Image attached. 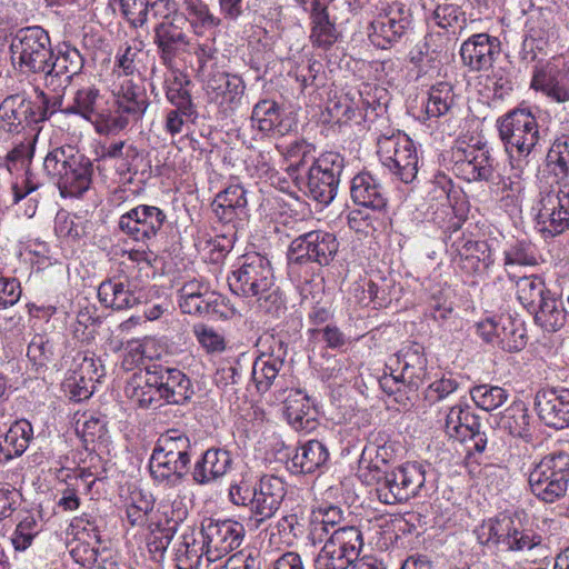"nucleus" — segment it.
Segmentation results:
<instances>
[{"label": "nucleus", "mask_w": 569, "mask_h": 569, "mask_svg": "<svg viewBox=\"0 0 569 569\" xmlns=\"http://www.w3.org/2000/svg\"><path fill=\"white\" fill-rule=\"evenodd\" d=\"M102 96L94 86L82 87L74 92L72 103L62 110L91 122L99 134H114L131 122L141 120L149 107L146 89L132 79L123 80L113 91L110 108L102 106Z\"/></svg>", "instance_id": "nucleus-1"}, {"label": "nucleus", "mask_w": 569, "mask_h": 569, "mask_svg": "<svg viewBox=\"0 0 569 569\" xmlns=\"http://www.w3.org/2000/svg\"><path fill=\"white\" fill-rule=\"evenodd\" d=\"M372 480L376 481V492L380 502L396 505L409 501L420 495L426 482V467L417 461H407L391 470H381L379 463L387 465L392 458L391 446L369 443L362 456L369 455Z\"/></svg>", "instance_id": "nucleus-2"}, {"label": "nucleus", "mask_w": 569, "mask_h": 569, "mask_svg": "<svg viewBox=\"0 0 569 569\" xmlns=\"http://www.w3.org/2000/svg\"><path fill=\"white\" fill-rule=\"evenodd\" d=\"M499 138L510 157L513 176L520 178L529 164V156L540 140L536 117L527 108H516L498 118Z\"/></svg>", "instance_id": "nucleus-3"}, {"label": "nucleus", "mask_w": 569, "mask_h": 569, "mask_svg": "<svg viewBox=\"0 0 569 569\" xmlns=\"http://www.w3.org/2000/svg\"><path fill=\"white\" fill-rule=\"evenodd\" d=\"M43 170L56 181L62 196L79 197L91 186L93 163L72 146H62L48 152Z\"/></svg>", "instance_id": "nucleus-4"}, {"label": "nucleus", "mask_w": 569, "mask_h": 569, "mask_svg": "<svg viewBox=\"0 0 569 569\" xmlns=\"http://www.w3.org/2000/svg\"><path fill=\"white\" fill-rule=\"evenodd\" d=\"M477 540L485 547L502 545L509 551L531 550L542 542V537L523 527L517 512H499L483 520L475 530Z\"/></svg>", "instance_id": "nucleus-5"}, {"label": "nucleus", "mask_w": 569, "mask_h": 569, "mask_svg": "<svg viewBox=\"0 0 569 569\" xmlns=\"http://www.w3.org/2000/svg\"><path fill=\"white\" fill-rule=\"evenodd\" d=\"M38 102L24 94H10L0 103V129L8 133H20L24 128L50 119L61 106L60 97L51 100L42 90Z\"/></svg>", "instance_id": "nucleus-6"}, {"label": "nucleus", "mask_w": 569, "mask_h": 569, "mask_svg": "<svg viewBox=\"0 0 569 569\" xmlns=\"http://www.w3.org/2000/svg\"><path fill=\"white\" fill-rule=\"evenodd\" d=\"M49 32L40 26L18 29L11 37V60L16 68L27 74H44L52 58Z\"/></svg>", "instance_id": "nucleus-7"}, {"label": "nucleus", "mask_w": 569, "mask_h": 569, "mask_svg": "<svg viewBox=\"0 0 569 569\" xmlns=\"http://www.w3.org/2000/svg\"><path fill=\"white\" fill-rule=\"evenodd\" d=\"M345 158L338 152H325L308 169L307 176L295 177L300 191L313 201L328 206L337 196Z\"/></svg>", "instance_id": "nucleus-8"}, {"label": "nucleus", "mask_w": 569, "mask_h": 569, "mask_svg": "<svg viewBox=\"0 0 569 569\" xmlns=\"http://www.w3.org/2000/svg\"><path fill=\"white\" fill-rule=\"evenodd\" d=\"M528 481L531 492L543 502L563 498L569 488V453L546 455L530 471Z\"/></svg>", "instance_id": "nucleus-9"}, {"label": "nucleus", "mask_w": 569, "mask_h": 569, "mask_svg": "<svg viewBox=\"0 0 569 569\" xmlns=\"http://www.w3.org/2000/svg\"><path fill=\"white\" fill-rule=\"evenodd\" d=\"M339 251L337 237L325 230H312L296 237L288 248L291 271L305 264L329 266Z\"/></svg>", "instance_id": "nucleus-10"}, {"label": "nucleus", "mask_w": 569, "mask_h": 569, "mask_svg": "<svg viewBox=\"0 0 569 569\" xmlns=\"http://www.w3.org/2000/svg\"><path fill=\"white\" fill-rule=\"evenodd\" d=\"M274 274L270 260L258 252L242 256L239 267L228 276L230 290L243 298H253L273 286Z\"/></svg>", "instance_id": "nucleus-11"}, {"label": "nucleus", "mask_w": 569, "mask_h": 569, "mask_svg": "<svg viewBox=\"0 0 569 569\" xmlns=\"http://www.w3.org/2000/svg\"><path fill=\"white\" fill-rule=\"evenodd\" d=\"M363 546L361 531L353 526L341 527L330 535L313 561L315 569H347L359 557Z\"/></svg>", "instance_id": "nucleus-12"}, {"label": "nucleus", "mask_w": 569, "mask_h": 569, "mask_svg": "<svg viewBox=\"0 0 569 569\" xmlns=\"http://www.w3.org/2000/svg\"><path fill=\"white\" fill-rule=\"evenodd\" d=\"M381 163L405 183L412 182L418 173V154L413 142L401 133L381 136L377 142Z\"/></svg>", "instance_id": "nucleus-13"}, {"label": "nucleus", "mask_w": 569, "mask_h": 569, "mask_svg": "<svg viewBox=\"0 0 569 569\" xmlns=\"http://www.w3.org/2000/svg\"><path fill=\"white\" fill-rule=\"evenodd\" d=\"M200 535L203 539L204 557L213 562L241 546L244 527L231 519L206 518L201 522Z\"/></svg>", "instance_id": "nucleus-14"}, {"label": "nucleus", "mask_w": 569, "mask_h": 569, "mask_svg": "<svg viewBox=\"0 0 569 569\" xmlns=\"http://www.w3.org/2000/svg\"><path fill=\"white\" fill-rule=\"evenodd\" d=\"M557 189L541 191L537 202V220L552 237L569 229V180H555Z\"/></svg>", "instance_id": "nucleus-15"}, {"label": "nucleus", "mask_w": 569, "mask_h": 569, "mask_svg": "<svg viewBox=\"0 0 569 569\" xmlns=\"http://www.w3.org/2000/svg\"><path fill=\"white\" fill-rule=\"evenodd\" d=\"M477 333L486 342L507 352L520 351L527 345L525 323L510 315H500L478 322Z\"/></svg>", "instance_id": "nucleus-16"}, {"label": "nucleus", "mask_w": 569, "mask_h": 569, "mask_svg": "<svg viewBox=\"0 0 569 569\" xmlns=\"http://www.w3.org/2000/svg\"><path fill=\"white\" fill-rule=\"evenodd\" d=\"M84 66V58L70 42H61L52 49V58L43 74L46 88L60 93L70 84L72 78L79 74Z\"/></svg>", "instance_id": "nucleus-17"}, {"label": "nucleus", "mask_w": 569, "mask_h": 569, "mask_svg": "<svg viewBox=\"0 0 569 569\" xmlns=\"http://www.w3.org/2000/svg\"><path fill=\"white\" fill-rule=\"evenodd\" d=\"M286 493V485L279 477L262 476L258 481L252 511L246 520L249 530H258L271 519L279 510Z\"/></svg>", "instance_id": "nucleus-18"}, {"label": "nucleus", "mask_w": 569, "mask_h": 569, "mask_svg": "<svg viewBox=\"0 0 569 569\" xmlns=\"http://www.w3.org/2000/svg\"><path fill=\"white\" fill-rule=\"evenodd\" d=\"M166 218L160 208L139 204L120 217L118 227L132 240L147 243L161 230Z\"/></svg>", "instance_id": "nucleus-19"}, {"label": "nucleus", "mask_w": 569, "mask_h": 569, "mask_svg": "<svg viewBox=\"0 0 569 569\" xmlns=\"http://www.w3.org/2000/svg\"><path fill=\"white\" fill-rule=\"evenodd\" d=\"M188 18L174 14L170 20L158 23L154 28V43L164 66H171L174 59L188 51L189 37L184 30Z\"/></svg>", "instance_id": "nucleus-20"}, {"label": "nucleus", "mask_w": 569, "mask_h": 569, "mask_svg": "<svg viewBox=\"0 0 569 569\" xmlns=\"http://www.w3.org/2000/svg\"><path fill=\"white\" fill-rule=\"evenodd\" d=\"M500 47L497 37L488 33L472 34L460 47L461 61L472 72L487 71L500 53Z\"/></svg>", "instance_id": "nucleus-21"}, {"label": "nucleus", "mask_w": 569, "mask_h": 569, "mask_svg": "<svg viewBox=\"0 0 569 569\" xmlns=\"http://www.w3.org/2000/svg\"><path fill=\"white\" fill-rule=\"evenodd\" d=\"M535 408L540 420L560 430L569 427V389H541L536 393Z\"/></svg>", "instance_id": "nucleus-22"}, {"label": "nucleus", "mask_w": 569, "mask_h": 569, "mask_svg": "<svg viewBox=\"0 0 569 569\" xmlns=\"http://www.w3.org/2000/svg\"><path fill=\"white\" fill-rule=\"evenodd\" d=\"M124 391L141 409L160 406L162 400L159 386L158 363H151L136 371L127 381Z\"/></svg>", "instance_id": "nucleus-23"}, {"label": "nucleus", "mask_w": 569, "mask_h": 569, "mask_svg": "<svg viewBox=\"0 0 569 569\" xmlns=\"http://www.w3.org/2000/svg\"><path fill=\"white\" fill-rule=\"evenodd\" d=\"M161 400L166 405L186 406L194 396L191 379L180 369L158 363Z\"/></svg>", "instance_id": "nucleus-24"}, {"label": "nucleus", "mask_w": 569, "mask_h": 569, "mask_svg": "<svg viewBox=\"0 0 569 569\" xmlns=\"http://www.w3.org/2000/svg\"><path fill=\"white\" fill-rule=\"evenodd\" d=\"M455 261L466 273H480L493 264L489 244L486 241H472L458 238L451 243Z\"/></svg>", "instance_id": "nucleus-25"}, {"label": "nucleus", "mask_w": 569, "mask_h": 569, "mask_svg": "<svg viewBox=\"0 0 569 569\" xmlns=\"http://www.w3.org/2000/svg\"><path fill=\"white\" fill-rule=\"evenodd\" d=\"M455 170L468 182L490 181L493 176V159L485 148L457 150Z\"/></svg>", "instance_id": "nucleus-26"}, {"label": "nucleus", "mask_w": 569, "mask_h": 569, "mask_svg": "<svg viewBox=\"0 0 569 569\" xmlns=\"http://www.w3.org/2000/svg\"><path fill=\"white\" fill-rule=\"evenodd\" d=\"M246 90L243 79L233 73L214 72L207 81V91L212 100L230 110H234L241 104Z\"/></svg>", "instance_id": "nucleus-27"}, {"label": "nucleus", "mask_w": 569, "mask_h": 569, "mask_svg": "<svg viewBox=\"0 0 569 569\" xmlns=\"http://www.w3.org/2000/svg\"><path fill=\"white\" fill-rule=\"evenodd\" d=\"M397 362L401 366L400 377L409 391H417L427 377L428 360L423 348L419 343H411L402 348L397 355Z\"/></svg>", "instance_id": "nucleus-28"}, {"label": "nucleus", "mask_w": 569, "mask_h": 569, "mask_svg": "<svg viewBox=\"0 0 569 569\" xmlns=\"http://www.w3.org/2000/svg\"><path fill=\"white\" fill-rule=\"evenodd\" d=\"M402 14L403 9L398 8L397 12L390 10L385 16H380L372 21L371 42L382 49H387L398 42L410 24L409 17H403Z\"/></svg>", "instance_id": "nucleus-29"}, {"label": "nucleus", "mask_w": 569, "mask_h": 569, "mask_svg": "<svg viewBox=\"0 0 569 569\" xmlns=\"http://www.w3.org/2000/svg\"><path fill=\"white\" fill-rule=\"evenodd\" d=\"M99 301L113 310H127L140 303V297L128 278L104 280L98 288Z\"/></svg>", "instance_id": "nucleus-30"}, {"label": "nucleus", "mask_w": 569, "mask_h": 569, "mask_svg": "<svg viewBox=\"0 0 569 569\" xmlns=\"http://www.w3.org/2000/svg\"><path fill=\"white\" fill-rule=\"evenodd\" d=\"M231 465L232 458L229 451L210 448L194 463L191 471L192 480L200 486L208 485L224 476Z\"/></svg>", "instance_id": "nucleus-31"}, {"label": "nucleus", "mask_w": 569, "mask_h": 569, "mask_svg": "<svg viewBox=\"0 0 569 569\" xmlns=\"http://www.w3.org/2000/svg\"><path fill=\"white\" fill-rule=\"evenodd\" d=\"M350 194L356 204L372 210H381L387 204L382 186L368 171H361L352 178Z\"/></svg>", "instance_id": "nucleus-32"}, {"label": "nucleus", "mask_w": 569, "mask_h": 569, "mask_svg": "<svg viewBox=\"0 0 569 569\" xmlns=\"http://www.w3.org/2000/svg\"><path fill=\"white\" fill-rule=\"evenodd\" d=\"M191 461L158 450H152L149 469L154 480L166 481L171 486L182 482L190 471Z\"/></svg>", "instance_id": "nucleus-33"}, {"label": "nucleus", "mask_w": 569, "mask_h": 569, "mask_svg": "<svg viewBox=\"0 0 569 569\" xmlns=\"http://www.w3.org/2000/svg\"><path fill=\"white\" fill-rule=\"evenodd\" d=\"M33 429L28 420H18L0 437V462L20 457L29 447Z\"/></svg>", "instance_id": "nucleus-34"}, {"label": "nucleus", "mask_w": 569, "mask_h": 569, "mask_svg": "<svg viewBox=\"0 0 569 569\" xmlns=\"http://www.w3.org/2000/svg\"><path fill=\"white\" fill-rule=\"evenodd\" d=\"M316 415L313 402L302 390H291L284 399V416L295 429L313 428Z\"/></svg>", "instance_id": "nucleus-35"}, {"label": "nucleus", "mask_w": 569, "mask_h": 569, "mask_svg": "<svg viewBox=\"0 0 569 569\" xmlns=\"http://www.w3.org/2000/svg\"><path fill=\"white\" fill-rule=\"evenodd\" d=\"M311 34L313 46L323 50L330 49L337 42L339 33L335 23L330 20L327 6L320 0L311 3Z\"/></svg>", "instance_id": "nucleus-36"}, {"label": "nucleus", "mask_w": 569, "mask_h": 569, "mask_svg": "<svg viewBox=\"0 0 569 569\" xmlns=\"http://www.w3.org/2000/svg\"><path fill=\"white\" fill-rule=\"evenodd\" d=\"M139 151L133 144L119 140L103 143L98 151V161L109 163L119 176L131 172L133 161L138 158Z\"/></svg>", "instance_id": "nucleus-37"}, {"label": "nucleus", "mask_w": 569, "mask_h": 569, "mask_svg": "<svg viewBox=\"0 0 569 569\" xmlns=\"http://www.w3.org/2000/svg\"><path fill=\"white\" fill-rule=\"evenodd\" d=\"M284 355L282 343L278 352L272 351L270 355L258 357L252 366V380L259 392H266L270 389L276 378L284 367Z\"/></svg>", "instance_id": "nucleus-38"}, {"label": "nucleus", "mask_w": 569, "mask_h": 569, "mask_svg": "<svg viewBox=\"0 0 569 569\" xmlns=\"http://www.w3.org/2000/svg\"><path fill=\"white\" fill-rule=\"evenodd\" d=\"M529 312L533 315L535 323L548 332H557L566 323L567 311L552 292Z\"/></svg>", "instance_id": "nucleus-39"}, {"label": "nucleus", "mask_w": 569, "mask_h": 569, "mask_svg": "<svg viewBox=\"0 0 569 569\" xmlns=\"http://www.w3.org/2000/svg\"><path fill=\"white\" fill-rule=\"evenodd\" d=\"M508 278L515 282L517 299L529 311L546 299L551 291L547 288L545 280L537 274L517 277L507 270Z\"/></svg>", "instance_id": "nucleus-40"}, {"label": "nucleus", "mask_w": 569, "mask_h": 569, "mask_svg": "<svg viewBox=\"0 0 569 569\" xmlns=\"http://www.w3.org/2000/svg\"><path fill=\"white\" fill-rule=\"evenodd\" d=\"M328 459L327 447L319 440H309L297 449L291 462L297 472L311 473L322 467Z\"/></svg>", "instance_id": "nucleus-41"}, {"label": "nucleus", "mask_w": 569, "mask_h": 569, "mask_svg": "<svg viewBox=\"0 0 569 569\" xmlns=\"http://www.w3.org/2000/svg\"><path fill=\"white\" fill-rule=\"evenodd\" d=\"M546 172L555 180L569 177V133L553 139L545 160Z\"/></svg>", "instance_id": "nucleus-42"}, {"label": "nucleus", "mask_w": 569, "mask_h": 569, "mask_svg": "<svg viewBox=\"0 0 569 569\" xmlns=\"http://www.w3.org/2000/svg\"><path fill=\"white\" fill-rule=\"evenodd\" d=\"M499 427L509 435L530 438V416L523 401L512 402L500 416Z\"/></svg>", "instance_id": "nucleus-43"}, {"label": "nucleus", "mask_w": 569, "mask_h": 569, "mask_svg": "<svg viewBox=\"0 0 569 569\" xmlns=\"http://www.w3.org/2000/svg\"><path fill=\"white\" fill-rule=\"evenodd\" d=\"M174 560L178 569H198L204 556L203 540L199 542L193 530L181 535V541L176 547Z\"/></svg>", "instance_id": "nucleus-44"}, {"label": "nucleus", "mask_w": 569, "mask_h": 569, "mask_svg": "<svg viewBox=\"0 0 569 569\" xmlns=\"http://www.w3.org/2000/svg\"><path fill=\"white\" fill-rule=\"evenodd\" d=\"M148 58V52L142 49L127 46L124 49H120L116 56L114 71L118 72V76H138L142 79Z\"/></svg>", "instance_id": "nucleus-45"}, {"label": "nucleus", "mask_w": 569, "mask_h": 569, "mask_svg": "<svg viewBox=\"0 0 569 569\" xmlns=\"http://www.w3.org/2000/svg\"><path fill=\"white\" fill-rule=\"evenodd\" d=\"M179 522L174 519H164L150 523L148 549L154 557L163 558L169 545L178 531Z\"/></svg>", "instance_id": "nucleus-46"}, {"label": "nucleus", "mask_w": 569, "mask_h": 569, "mask_svg": "<svg viewBox=\"0 0 569 569\" xmlns=\"http://www.w3.org/2000/svg\"><path fill=\"white\" fill-rule=\"evenodd\" d=\"M153 449L191 461V441L186 432L178 429L162 433Z\"/></svg>", "instance_id": "nucleus-47"}, {"label": "nucleus", "mask_w": 569, "mask_h": 569, "mask_svg": "<svg viewBox=\"0 0 569 569\" xmlns=\"http://www.w3.org/2000/svg\"><path fill=\"white\" fill-rule=\"evenodd\" d=\"M222 298L212 291L198 296L179 299V307L183 313L194 316H207L219 313Z\"/></svg>", "instance_id": "nucleus-48"}, {"label": "nucleus", "mask_w": 569, "mask_h": 569, "mask_svg": "<svg viewBox=\"0 0 569 569\" xmlns=\"http://www.w3.org/2000/svg\"><path fill=\"white\" fill-rule=\"evenodd\" d=\"M453 91L447 83H439L431 87L425 104V112L428 118H439L449 112L453 104Z\"/></svg>", "instance_id": "nucleus-49"}, {"label": "nucleus", "mask_w": 569, "mask_h": 569, "mask_svg": "<svg viewBox=\"0 0 569 569\" xmlns=\"http://www.w3.org/2000/svg\"><path fill=\"white\" fill-rule=\"evenodd\" d=\"M251 120L257 124L259 131L271 133L280 124L279 106L273 100H261L254 104Z\"/></svg>", "instance_id": "nucleus-50"}, {"label": "nucleus", "mask_w": 569, "mask_h": 569, "mask_svg": "<svg viewBox=\"0 0 569 569\" xmlns=\"http://www.w3.org/2000/svg\"><path fill=\"white\" fill-rule=\"evenodd\" d=\"M42 525L38 517L32 513H26L18 522L12 535L11 541L14 550L24 551L31 545L34 538L41 532Z\"/></svg>", "instance_id": "nucleus-51"}, {"label": "nucleus", "mask_w": 569, "mask_h": 569, "mask_svg": "<svg viewBox=\"0 0 569 569\" xmlns=\"http://www.w3.org/2000/svg\"><path fill=\"white\" fill-rule=\"evenodd\" d=\"M470 396L477 407L492 411L508 399V392L499 386L480 385L470 389Z\"/></svg>", "instance_id": "nucleus-52"}, {"label": "nucleus", "mask_w": 569, "mask_h": 569, "mask_svg": "<svg viewBox=\"0 0 569 569\" xmlns=\"http://www.w3.org/2000/svg\"><path fill=\"white\" fill-rule=\"evenodd\" d=\"M505 266H536L538 260L535 247L526 240H516L505 250Z\"/></svg>", "instance_id": "nucleus-53"}, {"label": "nucleus", "mask_w": 569, "mask_h": 569, "mask_svg": "<svg viewBox=\"0 0 569 569\" xmlns=\"http://www.w3.org/2000/svg\"><path fill=\"white\" fill-rule=\"evenodd\" d=\"M467 440L470 443L465 457V467L470 476H476L477 472L481 471L480 465H482V456L486 453L488 448V438L486 432L478 431L476 433H471Z\"/></svg>", "instance_id": "nucleus-54"}, {"label": "nucleus", "mask_w": 569, "mask_h": 569, "mask_svg": "<svg viewBox=\"0 0 569 569\" xmlns=\"http://www.w3.org/2000/svg\"><path fill=\"white\" fill-rule=\"evenodd\" d=\"M189 84V80H186L184 83L176 80L168 87L166 92L167 99L176 107L174 110L182 112L186 118H191L196 114V107L188 89Z\"/></svg>", "instance_id": "nucleus-55"}, {"label": "nucleus", "mask_w": 569, "mask_h": 569, "mask_svg": "<svg viewBox=\"0 0 569 569\" xmlns=\"http://www.w3.org/2000/svg\"><path fill=\"white\" fill-rule=\"evenodd\" d=\"M94 382H97V377H86L79 372L78 375L74 373L69 377L63 383V387L70 400L80 402L92 396Z\"/></svg>", "instance_id": "nucleus-56"}, {"label": "nucleus", "mask_w": 569, "mask_h": 569, "mask_svg": "<svg viewBox=\"0 0 569 569\" xmlns=\"http://www.w3.org/2000/svg\"><path fill=\"white\" fill-rule=\"evenodd\" d=\"M54 353V346L46 335H34L28 345L27 355L36 365L42 366L50 361Z\"/></svg>", "instance_id": "nucleus-57"}, {"label": "nucleus", "mask_w": 569, "mask_h": 569, "mask_svg": "<svg viewBox=\"0 0 569 569\" xmlns=\"http://www.w3.org/2000/svg\"><path fill=\"white\" fill-rule=\"evenodd\" d=\"M459 389V382L451 377H442L431 382L425 391V399L430 403H437L449 398Z\"/></svg>", "instance_id": "nucleus-58"}, {"label": "nucleus", "mask_w": 569, "mask_h": 569, "mask_svg": "<svg viewBox=\"0 0 569 569\" xmlns=\"http://www.w3.org/2000/svg\"><path fill=\"white\" fill-rule=\"evenodd\" d=\"M121 12L134 28L142 27L148 21V0H120Z\"/></svg>", "instance_id": "nucleus-59"}, {"label": "nucleus", "mask_w": 569, "mask_h": 569, "mask_svg": "<svg viewBox=\"0 0 569 569\" xmlns=\"http://www.w3.org/2000/svg\"><path fill=\"white\" fill-rule=\"evenodd\" d=\"M217 203L222 207H233L246 214L248 204L247 191L240 184H230L216 196Z\"/></svg>", "instance_id": "nucleus-60"}, {"label": "nucleus", "mask_w": 569, "mask_h": 569, "mask_svg": "<svg viewBox=\"0 0 569 569\" xmlns=\"http://www.w3.org/2000/svg\"><path fill=\"white\" fill-rule=\"evenodd\" d=\"M258 489V482L254 485L249 483V481L242 479L239 483L231 485L229 488V497L233 505L244 506L250 508V512L252 511L253 500L256 497V492Z\"/></svg>", "instance_id": "nucleus-61"}, {"label": "nucleus", "mask_w": 569, "mask_h": 569, "mask_svg": "<svg viewBox=\"0 0 569 569\" xmlns=\"http://www.w3.org/2000/svg\"><path fill=\"white\" fill-rule=\"evenodd\" d=\"M253 298H257L260 309L267 313L277 315L283 309L284 301L279 287H277L274 282L270 289L253 296Z\"/></svg>", "instance_id": "nucleus-62"}, {"label": "nucleus", "mask_w": 569, "mask_h": 569, "mask_svg": "<svg viewBox=\"0 0 569 569\" xmlns=\"http://www.w3.org/2000/svg\"><path fill=\"white\" fill-rule=\"evenodd\" d=\"M194 333L199 343L208 352H218L224 349V339L212 328L199 326L194 328Z\"/></svg>", "instance_id": "nucleus-63"}, {"label": "nucleus", "mask_w": 569, "mask_h": 569, "mask_svg": "<svg viewBox=\"0 0 569 569\" xmlns=\"http://www.w3.org/2000/svg\"><path fill=\"white\" fill-rule=\"evenodd\" d=\"M186 10L190 17L206 27H216L219 24L217 19L209 10V7L201 0H186Z\"/></svg>", "instance_id": "nucleus-64"}]
</instances>
